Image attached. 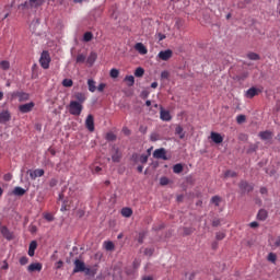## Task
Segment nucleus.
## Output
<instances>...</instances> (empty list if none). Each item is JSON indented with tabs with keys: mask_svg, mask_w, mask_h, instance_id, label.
<instances>
[{
	"mask_svg": "<svg viewBox=\"0 0 280 280\" xmlns=\"http://www.w3.org/2000/svg\"><path fill=\"white\" fill-rule=\"evenodd\" d=\"M268 218V211H266L265 209H261L258 211V214H257V219L262 221L266 220Z\"/></svg>",
	"mask_w": 280,
	"mask_h": 280,
	"instance_id": "nucleus-23",
	"label": "nucleus"
},
{
	"mask_svg": "<svg viewBox=\"0 0 280 280\" xmlns=\"http://www.w3.org/2000/svg\"><path fill=\"white\" fill-rule=\"evenodd\" d=\"M160 119H162V121H172V114H170V110L163 109V107H161Z\"/></svg>",
	"mask_w": 280,
	"mask_h": 280,
	"instance_id": "nucleus-11",
	"label": "nucleus"
},
{
	"mask_svg": "<svg viewBox=\"0 0 280 280\" xmlns=\"http://www.w3.org/2000/svg\"><path fill=\"white\" fill-rule=\"evenodd\" d=\"M268 259H269V261H277V255L270 253V254L268 255Z\"/></svg>",
	"mask_w": 280,
	"mask_h": 280,
	"instance_id": "nucleus-50",
	"label": "nucleus"
},
{
	"mask_svg": "<svg viewBox=\"0 0 280 280\" xmlns=\"http://www.w3.org/2000/svg\"><path fill=\"white\" fill-rule=\"evenodd\" d=\"M210 139H212L213 143H222V141H224L222 135L214 131L211 132Z\"/></svg>",
	"mask_w": 280,
	"mask_h": 280,
	"instance_id": "nucleus-14",
	"label": "nucleus"
},
{
	"mask_svg": "<svg viewBox=\"0 0 280 280\" xmlns=\"http://www.w3.org/2000/svg\"><path fill=\"white\" fill-rule=\"evenodd\" d=\"M2 233L7 240H10V235L8 234V228H2Z\"/></svg>",
	"mask_w": 280,
	"mask_h": 280,
	"instance_id": "nucleus-51",
	"label": "nucleus"
},
{
	"mask_svg": "<svg viewBox=\"0 0 280 280\" xmlns=\"http://www.w3.org/2000/svg\"><path fill=\"white\" fill-rule=\"evenodd\" d=\"M170 184V179L167 177L160 178V185L165 186Z\"/></svg>",
	"mask_w": 280,
	"mask_h": 280,
	"instance_id": "nucleus-44",
	"label": "nucleus"
},
{
	"mask_svg": "<svg viewBox=\"0 0 280 280\" xmlns=\"http://www.w3.org/2000/svg\"><path fill=\"white\" fill-rule=\"evenodd\" d=\"M4 180H12V175L11 174L4 175Z\"/></svg>",
	"mask_w": 280,
	"mask_h": 280,
	"instance_id": "nucleus-58",
	"label": "nucleus"
},
{
	"mask_svg": "<svg viewBox=\"0 0 280 280\" xmlns=\"http://www.w3.org/2000/svg\"><path fill=\"white\" fill-rule=\"evenodd\" d=\"M85 127L88 128V130L90 132H94L95 131V118H93V115H88L86 119H85Z\"/></svg>",
	"mask_w": 280,
	"mask_h": 280,
	"instance_id": "nucleus-5",
	"label": "nucleus"
},
{
	"mask_svg": "<svg viewBox=\"0 0 280 280\" xmlns=\"http://www.w3.org/2000/svg\"><path fill=\"white\" fill-rule=\"evenodd\" d=\"M34 106H35L34 102H30V103L20 105L19 110L20 113H23V114L32 113V110H34Z\"/></svg>",
	"mask_w": 280,
	"mask_h": 280,
	"instance_id": "nucleus-8",
	"label": "nucleus"
},
{
	"mask_svg": "<svg viewBox=\"0 0 280 280\" xmlns=\"http://www.w3.org/2000/svg\"><path fill=\"white\" fill-rule=\"evenodd\" d=\"M240 189L243 191V194H250V191H253V185L248 184L247 182H241Z\"/></svg>",
	"mask_w": 280,
	"mask_h": 280,
	"instance_id": "nucleus-12",
	"label": "nucleus"
},
{
	"mask_svg": "<svg viewBox=\"0 0 280 280\" xmlns=\"http://www.w3.org/2000/svg\"><path fill=\"white\" fill-rule=\"evenodd\" d=\"M158 86H159V83H158V82L151 83V89H156Z\"/></svg>",
	"mask_w": 280,
	"mask_h": 280,
	"instance_id": "nucleus-61",
	"label": "nucleus"
},
{
	"mask_svg": "<svg viewBox=\"0 0 280 280\" xmlns=\"http://www.w3.org/2000/svg\"><path fill=\"white\" fill-rule=\"evenodd\" d=\"M271 246L273 248H280V236H278L276 238H271Z\"/></svg>",
	"mask_w": 280,
	"mask_h": 280,
	"instance_id": "nucleus-31",
	"label": "nucleus"
},
{
	"mask_svg": "<svg viewBox=\"0 0 280 280\" xmlns=\"http://www.w3.org/2000/svg\"><path fill=\"white\" fill-rule=\"evenodd\" d=\"M255 95H259V89L250 88L249 90L246 91V97H248L249 100H253Z\"/></svg>",
	"mask_w": 280,
	"mask_h": 280,
	"instance_id": "nucleus-17",
	"label": "nucleus"
},
{
	"mask_svg": "<svg viewBox=\"0 0 280 280\" xmlns=\"http://www.w3.org/2000/svg\"><path fill=\"white\" fill-rule=\"evenodd\" d=\"M250 229H257V226H259V223L257 221H253L252 223H249Z\"/></svg>",
	"mask_w": 280,
	"mask_h": 280,
	"instance_id": "nucleus-54",
	"label": "nucleus"
},
{
	"mask_svg": "<svg viewBox=\"0 0 280 280\" xmlns=\"http://www.w3.org/2000/svg\"><path fill=\"white\" fill-rule=\"evenodd\" d=\"M106 139H107V141H115V139H117V137L113 132H109L106 135Z\"/></svg>",
	"mask_w": 280,
	"mask_h": 280,
	"instance_id": "nucleus-45",
	"label": "nucleus"
},
{
	"mask_svg": "<svg viewBox=\"0 0 280 280\" xmlns=\"http://www.w3.org/2000/svg\"><path fill=\"white\" fill-rule=\"evenodd\" d=\"M247 58L249 59V60H259V55H257V52H249V54H247Z\"/></svg>",
	"mask_w": 280,
	"mask_h": 280,
	"instance_id": "nucleus-37",
	"label": "nucleus"
},
{
	"mask_svg": "<svg viewBox=\"0 0 280 280\" xmlns=\"http://www.w3.org/2000/svg\"><path fill=\"white\" fill-rule=\"evenodd\" d=\"M259 137L262 141H270V139H272V133L270 131H261Z\"/></svg>",
	"mask_w": 280,
	"mask_h": 280,
	"instance_id": "nucleus-19",
	"label": "nucleus"
},
{
	"mask_svg": "<svg viewBox=\"0 0 280 280\" xmlns=\"http://www.w3.org/2000/svg\"><path fill=\"white\" fill-rule=\"evenodd\" d=\"M62 86H65L66 89H71V86H73V80L71 79H65L62 81Z\"/></svg>",
	"mask_w": 280,
	"mask_h": 280,
	"instance_id": "nucleus-30",
	"label": "nucleus"
},
{
	"mask_svg": "<svg viewBox=\"0 0 280 280\" xmlns=\"http://www.w3.org/2000/svg\"><path fill=\"white\" fill-rule=\"evenodd\" d=\"M217 240H224V237H226V234H224V232H218L215 235Z\"/></svg>",
	"mask_w": 280,
	"mask_h": 280,
	"instance_id": "nucleus-46",
	"label": "nucleus"
},
{
	"mask_svg": "<svg viewBox=\"0 0 280 280\" xmlns=\"http://www.w3.org/2000/svg\"><path fill=\"white\" fill-rule=\"evenodd\" d=\"M173 172L174 174H180V172H183V164H175L173 166Z\"/></svg>",
	"mask_w": 280,
	"mask_h": 280,
	"instance_id": "nucleus-36",
	"label": "nucleus"
},
{
	"mask_svg": "<svg viewBox=\"0 0 280 280\" xmlns=\"http://www.w3.org/2000/svg\"><path fill=\"white\" fill-rule=\"evenodd\" d=\"M30 272H40L43 270V264L40 262H33L27 267Z\"/></svg>",
	"mask_w": 280,
	"mask_h": 280,
	"instance_id": "nucleus-13",
	"label": "nucleus"
},
{
	"mask_svg": "<svg viewBox=\"0 0 280 280\" xmlns=\"http://www.w3.org/2000/svg\"><path fill=\"white\" fill-rule=\"evenodd\" d=\"M62 260H59L58 262H57V268H60L61 266H62Z\"/></svg>",
	"mask_w": 280,
	"mask_h": 280,
	"instance_id": "nucleus-64",
	"label": "nucleus"
},
{
	"mask_svg": "<svg viewBox=\"0 0 280 280\" xmlns=\"http://www.w3.org/2000/svg\"><path fill=\"white\" fill-rule=\"evenodd\" d=\"M83 108L84 106L78 101H71L68 106L70 115H73L74 117H80V115H82Z\"/></svg>",
	"mask_w": 280,
	"mask_h": 280,
	"instance_id": "nucleus-1",
	"label": "nucleus"
},
{
	"mask_svg": "<svg viewBox=\"0 0 280 280\" xmlns=\"http://www.w3.org/2000/svg\"><path fill=\"white\" fill-rule=\"evenodd\" d=\"M151 141H156V133L151 135Z\"/></svg>",
	"mask_w": 280,
	"mask_h": 280,
	"instance_id": "nucleus-62",
	"label": "nucleus"
},
{
	"mask_svg": "<svg viewBox=\"0 0 280 280\" xmlns=\"http://www.w3.org/2000/svg\"><path fill=\"white\" fill-rule=\"evenodd\" d=\"M225 178H234V176H237V173L233 172V171H228L224 174Z\"/></svg>",
	"mask_w": 280,
	"mask_h": 280,
	"instance_id": "nucleus-40",
	"label": "nucleus"
},
{
	"mask_svg": "<svg viewBox=\"0 0 280 280\" xmlns=\"http://www.w3.org/2000/svg\"><path fill=\"white\" fill-rule=\"evenodd\" d=\"M121 215L124 218H130L132 215V209H130V208H122L121 209Z\"/></svg>",
	"mask_w": 280,
	"mask_h": 280,
	"instance_id": "nucleus-26",
	"label": "nucleus"
},
{
	"mask_svg": "<svg viewBox=\"0 0 280 280\" xmlns=\"http://www.w3.org/2000/svg\"><path fill=\"white\" fill-rule=\"evenodd\" d=\"M45 220H47L48 222H54V215L45 214Z\"/></svg>",
	"mask_w": 280,
	"mask_h": 280,
	"instance_id": "nucleus-53",
	"label": "nucleus"
},
{
	"mask_svg": "<svg viewBox=\"0 0 280 280\" xmlns=\"http://www.w3.org/2000/svg\"><path fill=\"white\" fill-rule=\"evenodd\" d=\"M153 156H154V159H162L163 161H167V153H166L165 149H156L153 152Z\"/></svg>",
	"mask_w": 280,
	"mask_h": 280,
	"instance_id": "nucleus-9",
	"label": "nucleus"
},
{
	"mask_svg": "<svg viewBox=\"0 0 280 280\" xmlns=\"http://www.w3.org/2000/svg\"><path fill=\"white\" fill-rule=\"evenodd\" d=\"M144 255H148L149 257H152V255H154V249H152V248L144 249Z\"/></svg>",
	"mask_w": 280,
	"mask_h": 280,
	"instance_id": "nucleus-47",
	"label": "nucleus"
},
{
	"mask_svg": "<svg viewBox=\"0 0 280 280\" xmlns=\"http://www.w3.org/2000/svg\"><path fill=\"white\" fill-rule=\"evenodd\" d=\"M135 49L141 54V56H145L148 54V48L143 45V43H137Z\"/></svg>",
	"mask_w": 280,
	"mask_h": 280,
	"instance_id": "nucleus-16",
	"label": "nucleus"
},
{
	"mask_svg": "<svg viewBox=\"0 0 280 280\" xmlns=\"http://www.w3.org/2000/svg\"><path fill=\"white\" fill-rule=\"evenodd\" d=\"M159 40H165V35L164 34H158Z\"/></svg>",
	"mask_w": 280,
	"mask_h": 280,
	"instance_id": "nucleus-57",
	"label": "nucleus"
},
{
	"mask_svg": "<svg viewBox=\"0 0 280 280\" xmlns=\"http://www.w3.org/2000/svg\"><path fill=\"white\" fill-rule=\"evenodd\" d=\"M88 86L90 93H95V91H97V86H95V81L93 79L88 80Z\"/></svg>",
	"mask_w": 280,
	"mask_h": 280,
	"instance_id": "nucleus-22",
	"label": "nucleus"
},
{
	"mask_svg": "<svg viewBox=\"0 0 280 280\" xmlns=\"http://www.w3.org/2000/svg\"><path fill=\"white\" fill-rule=\"evenodd\" d=\"M236 121H237V124H244V121H246V116L245 115H238L236 117Z\"/></svg>",
	"mask_w": 280,
	"mask_h": 280,
	"instance_id": "nucleus-43",
	"label": "nucleus"
},
{
	"mask_svg": "<svg viewBox=\"0 0 280 280\" xmlns=\"http://www.w3.org/2000/svg\"><path fill=\"white\" fill-rule=\"evenodd\" d=\"M74 100H77L79 104H84V102H86V96L83 93L78 92L74 94Z\"/></svg>",
	"mask_w": 280,
	"mask_h": 280,
	"instance_id": "nucleus-20",
	"label": "nucleus"
},
{
	"mask_svg": "<svg viewBox=\"0 0 280 280\" xmlns=\"http://www.w3.org/2000/svg\"><path fill=\"white\" fill-rule=\"evenodd\" d=\"M37 247H38V243H36V241H32L30 244V247H28V256L30 257H34V253Z\"/></svg>",
	"mask_w": 280,
	"mask_h": 280,
	"instance_id": "nucleus-18",
	"label": "nucleus"
},
{
	"mask_svg": "<svg viewBox=\"0 0 280 280\" xmlns=\"http://www.w3.org/2000/svg\"><path fill=\"white\" fill-rule=\"evenodd\" d=\"M249 0H240L237 7L238 8H245L246 7V3H248Z\"/></svg>",
	"mask_w": 280,
	"mask_h": 280,
	"instance_id": "nucleus-48",
	"label": "nucleus"
},
{
	"mask_svg": "<svg viewBox=\"0 0 280 280\" xmlns=\"http://www.w3.org/2000/svg\"><path fill=\"white\" fill-rule=\"evenodd\" d=\"M260 194H262V196L268 194V189L266 187L260 188Z\"/></svg>",
	"mask_w": 280,
	"mask_h": 280,
	"instance_id": "nucleus-56",
	"label": "nucleus"
},
{
	"mask_svg": "<svg viewBox=\"0 0 280 280\" xmlns=\"http://www.w3.org/2000/svg\"><path fill=\"white\" fill-rule=\"evenodd\" d=\"M95 60H97V54L91 52L86 59V62L88 65H90V67H93V65L95 63Z\"/></svg>",
	"mask_w": 280,
	"mask_h": 280,
	"instance_id": "nucleus-21",
	"label": "nucleus"
},
{
	"mask_svg": "<svg viewBox=\"0 0 280 280\" xmlns=\"http://www.w3.org/2000/svg\"><path fill=\"white\" fill-rule=\"evenodd\" d=\"M13 195L14 196H25V189L18 186L13 189Z\"/></svg>",
	"mask_w": 280,
	"mask_h": 280,
	"instance_id": "nucleus-27",
	"label": "nucleus"
},
{
	"mask_svg": "<svg viewBox=\"0 0 280 280\" xmlns=\"http://www.w3.org/2000/svg\"><path fill=\"white\" fill-rule=\"evenodd\" d=\"M45 3V0H30V5L32 8H38V5H43Z\"/></svg>",
	"mask_w": 280,
	"mask_h": 280,
	"instance_id": "nucleus-28",
	"label": "nucleus"
},
{
	"mask_svg": "<svg viewBox=\"0 0 280 280\" xmlns=\"http://www.w3.org/2000/svg\"><path fill=\"white\" fill-rule=\"evenodd\" d=\"M170 79V72L167 70H164L161 72V80H168Z\"/></svg>",
	"mask_w": 280,
	"mask_h": 280,
	"instance_id": "nucleus-42",
	"label": "nucleus"
},
{
	"mask_svg": "<svg viewBox=\"0 0 280 280\" xmlns=\"http://www.w3.org/2000/svg\"><path fill=\"white\" fill-rule=\"evenodd\" d=\"M119 159H121V154L119 152H116V154L112 155L114 163H119Z\"/></svg>",
	"mask_w": 280,
	"mask_h": 280,
	"instance_id": "nucleus-41",
	"label": "nucleus"
},
{
	"mask_svg": "<svg viewBox=\"0 0 280 280\" xmlns=\"http://www.w3.org/2000/svg\"><path fill=\"white\" fill-rule=\"evenodd\" d=\"M2 269L8 270V262L7 261L3 262Z\"/></svg>",
	"mask_w": 280,
	"mask_h": 280,
	"instance_id": "nucleus-63",
	"label": "nucleus"
},
{
	"mask_svg": "<svg viewBox=\"0 0 280 280\" xmlns=\"http://www.w3.org/2000/svg\"><path fill=\"white\" fill-rule=\"evenodd\" d=\"M12 119V116L10 115V112L4 110L0 113V124H5Z\"/></svg>",
	"mask_w": 280,
	"mask_h": 280,
	"instance_id": "nucleus-15",
	"label": "nucleus"
},
{
	"mask_svg": "<svg viewBox=\"0 0 280 280\" xmlns=\"http://www.w3.org/2000/svg\"><path fill=\"white\" fill-rule=\"evenodd\" d=\"M143 73H145V70H143L141 67L137 68L135 71L136 78H143Z\"/></svg>",
	"mask_w": 280,
	"mask_h": 280,
	"instance_id": "nucleus-33",
	"label": "nucleus"
},
{
	"mask_svg": "<svg viewBox=\"0 0 280 280\" xmlns=\"http://www.w3.org/2000/svg\"><path fill=\"white\" fill-rule=\"evenodd\" d=\"M94 172H95L96 174H100V172H102V167L96 166V167L94 168Z\"/></svg>",
	"mask_w": 280,
	"mask_h": 280,
	"instance_id": "nucleus-59",
	"label": "nucleus"
},
{
	"mask_svg": "<svg viewBox=\"0 0 280 280\" xmlns=\"http://www.w3.org/2000/svg\"><path fill=\"white\" fill-rule=\"evenodd\" d=\"M142 280H154V279L152 278V276H144V277L142 278Z\"/></svg>",
	"mask_w": 280,
	"mask_h": 280,
	"instance_id": "nucleus-60",
	"label": "nucleus"
},
{
	"mask_svg": "<svg viewBox=\"0 0 280 280\" xmlns=\"http://www.w3.org/2000/svg\"><path fill=\"white\" fill-rule=\"evenodd\" d=\"M32 178V180H36L37 178H40V176H45V170L43 168H36L34 171L30 170L27 172Z\"/></svg>",
	"mask_w": 280,
	"mask_h": 280,
	"instance_id": "nucleus-7",
	"label": "nucleus"
},
{
	"mask_svg": "<svg viewBox=\"0 0 280 280\" xmlns=\"http://www.w3.org/2000/svg\"><path fill=\"white\" fill-rule=\"evenodd\" d=\"M110 78H119V70L117 69H112L109 72Z\"/></svg>",
	"mask_w": 280,
	"mask_h": 280,
	"instance_id": "nucleus-39",
	"label": "nucleus"
},
{
	"mask_svg": "<svg viewBox=\"0 0 280 280\" xmlns=\"http://www.w3.org/2000/svg\"><path fill=\"white\" fill-rule=\"evenodd\" d=\"M9 100L13 102V100H19V102H27L30 100V94L25 92H13L9 94Z\"/></svg>",
	"mask_w": 280,
	"mask_h": 280,
	"instance_id": "nucleus-3",
	"label": "nucleus"
},
{
	"mask_svg": "<svg viewBox=\"0 0 280 280\" xmlns=\"http://www.w3.org/2000/svg\"><path fill=\"white\" fill-rule=\"evenodd\" d=\"M78 272H91L90 268H86V264L83 262V260L75 259L74 260V268H73V273Z\"/></svg>",
	"mask_w": 280,
	"mask_h": 280,
	"instance_id": "nucleus-2",
	"label": "nucleus"
},
{
	"mask_svg": "<svg viewBox=\"0 0 280 280\" xmlns=\"http://www.w3.org/2000/svg\"><path fill=\"white\" fill-rule=\"evenodd\" d=\"M0 69H2L3 71H8V69H10V61L8 60H2L0 62Z\"/></svg>",
	"mask_w": 280,
	"mask_h": 280,
	"instance_id": "nucleus-29",
	"label": "nucleus"
},
{
	"mask_svg": "<svg viewBox=\"0 0 280 280\" xmlns=\"http://www.w3.org/2000/svg\"><path fill=\"white\" fill-rule=\"evenodd\" d=\"M175 135H178L179 139H185V131L179 125L175 128Z\"/></svg>",
	"mask_w": 280,
	"mask_h": 280,
	"instance_id": "nucleus-24",
	"label": "nucleus"
},
{
	"mask_svg": "<svg viewBox=\"0 0 280 280\" xmlns=\"http://www.w3.org/2000/svg\"><path fill=\"white\" fill-rule=\"evenodd\" d=\"M49 62H51V57L49 56V52L43 51L39 59L40 67H43V69H47L49 67Z\"/></svg>",
	"mask_w": 280,
	"mask_h": 280,
	"instance_id": "nucleus-4",
	"label": "nucleus"
},
{
	"mask_svg": "<svg viewBox=\"0 0 280 280\" xmlns=\"http://www.w3.org/2000/svg\"><path fill=\"white\" fill-rule=\"evenodd\" d=\"M149 156H150V154H142V155L133 154L132 160L135 161V163L145 164V163H148Z\"/></svg>",
	"mask_w": 280,
	"mask_h": 280,
	"instance_id": "nucleus-10",
	"label": "nucleus"
},
{
	"mask_svg": "<svg viewBox=\"0 0 280 280\" xmlns=\"http://www.w3.org/2000/svg\"><path fill=\"white\" fill-rule=\"evenodd\" d=\"M104 89H106V84L105 83H101L98 86H97V91H100V93H102L104 91Z\"/></svg>",
	"mask_w": 280,
	"mask_h": 280,
	"instance_id": "nucleus-52",
	"label": "nucleus"
},
{
	"mask_svg": "<svg viewBox=\"0 0 280 280\" xmlns=\"http://www.w3.org/2000/svg\"><path fill=\"white\" fill-rule=\"evenodd\" d=\"M77 215L79 218H84V210H78Z\"/></svg>",
	"mask_w": 280,
	"mask_h": 280,
	"instance_id": "nucleus-55",
	"label": "nucleus"
},
{
	"mask_svg": "<svg viewBox=\"0 0 280 280\" xmlns=\"http://www.w3.org/2000/svg\"><path fill=\"white\" fill-rule=\"evenodd\" d=\"M27 261H28V259H27V257H25V256H23V257L20 258V264H21V266H25V265L27 264Z\"/></svg>",
	"mask_w": 280,
	"mask_h": 280,
	"instance_id": "nucleus-49",
	"label": "nucleus"
},
{
	"mask_svg": "<svg viewBox=\"0 0 280 280\" xmlns=\"http://www.w3.org/2000/svg\"><path fill=\"white\" fill-rule=\"evenodd\" d=\"M173 55H174V52L172 51V49L161 50L158 54V58H159V60L167 61V60H170V58H172Z\"/></svg>",
	"mask_w": 280,
	"mask_h": 280,
	"instance_id": "nucleus-6",
	"label": "nucleus"
},
{
	"mask_svg": "<svg viewBox=\"0 0 280 280\" xmlns=\"http://www.w3.org/2000/svg\"><path fill=\"white\" fill-rule=\"evenodd\" d=\"M83 40H84L85 43H91V40H93V33L86 32V33L83 35Z\"/></svg>",
	"mask_w": 280,
	"mask_h": 280,
	"instance_id": "nucleus-32",
	"label": "nucleus"
},
{
	"mask_svg": "<svg viewBox=\"0 0 280 280\" xmlns=\"http://www.w3.org/2000/svg\"><path fill=\"white\" fill-rule=\"evenodd\" d=\"M221 199L218 196L211 198V203L215 205V207H220Z\"/></svg>",
	"mask_w": 280,
	"mask_h": 280,
	"instance_id": "nucleus-38",
	"label": "nucleus"
},
{
	"mask_svg": "<svg viewBox=\"0 0 280 280\" xmlns=\"http://www.w3.org/2000/svg\"><path fill=\"white\" fill-rule=\"evenodd\" d=\"M104 248H105V250L113 252V250H115V244L110 241H105L104 242Z\"/></svg>",
	"mask_w": 280,
	"mask_h": 280,
	"instance_id": "nucleus-25",
	"label": "nucleus"
},
{
	"mask_svg": "<svg viewBox=\"0 0 280 280\" xmlns=\"http://www.w3.org/2000/svg\"><path fill=\"white\" fill-rule=\"evenodd\" d=\"M125 82H127L128 86H132L135 84V77L133 75H127L125 78Z\"/></svg>",
	"mask_w": 280,
	"mask_h": 280,
	"instance_id": "nucleus-34",
	"label": "nucleus"
},
{
	"mask_svg": "<svg viewBox=\"0 0 280 280\" xmlns=\"http://www.w3.org/2000/svg\"><path fill=\"white\" fill-rule=\"evenodd\" d=\"M85 61H86V56H85V55L79 54V55L77 56V63H78V65H82V63L85 62Z\"/></svg>",
	"mask_w": 280,
	"mask_h": 280,
	"instance_id": "nucleus-35",
	"label": "nucleus"
}]
</instances>
